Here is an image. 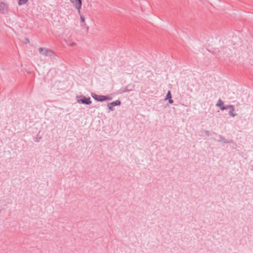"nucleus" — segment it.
I'll use <instances>...</instances> for the list:
<instances>
[{
    "label": "nucleus",
    "instance_id": "13",
    "mask_svg": "<svg viewBox=\"0 0 253 253\" xmlns=\"http://www.w3.org/2000/svg\"><path fill=\"white\" fill-rule=\"evenodd\" d=\"M230 114L231 115L234 116V115H233V113L230 112Z\"/></svg>",
    "mask_w": 253,
    "mask_h": 253
},
{
    "label": "nucleus",
    "instance_id": "1",
    "mask_svg": "<svg viewBox=\"0 0 253 253\" xmlns=\"http://www.w3.org/2000/svg\"><path fill=\"white\" fill-rule=\"evenodd\" d=\"M224 52L228 55H241L247 53L248 55H253L252 47L249 45L245 47L238 42L231 41L227 43L224 48Z\"/></svg>",
    "mask_w": 253,
    "mask_h": 253
},
{
    "label": "nucleus",
    "instance_id": "2",
    "mask_svg": "<svg viewBox=\"0 0 253 253\" xmlns=\"http://www.w3.org/2000/svg\"><path fill=\"white\" fill-rule=\"evenodd\" d=\"M78 101L82 103L83 104H90L91 103V101L90 100L89 98H87L85 97H82L81 99L78 100Z\"/></svg>",
    "mask_w": 253,
    "mask_h": 253
},
{
    "label": "nucleus",
    "instance_id": "10",
    "mask_svg": "<svg viewBox=\"0 0 253 253\" xmlns=\"http://www.w3.org/2000/svg\"><path fill=\"white\" fill-rule=\"evenodd\" d=\"M108 106L109 107V108L111 110H113V104H112V103H109L108 104Z\"/></svg>",
    "mask_w": 253,
    "mask_h": 253
},
{
    "label": "nucleus",
    "instance_id": "3",
    "mask_svg": "<svg viewBox=\"0 0 253 253\" xmlns=\"http://www.w3.org/2000/svg\"><path fill=\"white\" fill-rule=\"evenodd\" d=\"M7 6L3 2L0 3V11L2 13H4L7 11Z\"/></svg>",
    "mask_w": 253,
    "mask_h": 253
},
{
    "label": "nucleus",
    "instance_id": "8",
    "mask_svg": "<svg viewBox=\"0 0 253 253\" xmlns=\"http://www.w3.org/2000/svg\"><path fill=\"white\" fill-rule=\"evenodd\" d=\"M112 104H113V106H118L120 105L121 102L119 100H116L114 102H112Z\"/></svg>",
    "mask_w": 253,
    "mask_h": 253
},
{
    "label": "nucleus",
    "instance_id": "11",
    "mask_svg": "<svg viewBox=\"0 0 253 253\" xmlns=\"http://www.w3.org/2000/svg\"><path fill=\"white\" fill-rule=\"evenodd\" d=\"M229 108H233V106H230H230H227V107H222V108H221V109L222 110H224V109H226Z\"/></svg>",
    "mask_w": 253,
    "mask_h": 253
},
{
    "label": "nucleus",
    "instance_id": "9",
    "mask_svg": "<svg viewBox=\"0 0 253 253\" xmlns=\"http://www.w3.org/2000/svg\"><path fill=\"white\" fill-rule=\"evenodd\" d=\"M28 0H19L18 4H19V5H22V4H25L28 1Z\"/></svg>",
    "mask_w": 253,
    "mask_h": 253
},
{
    "label": "nucleus",
    "instance_id": "4",
    "mask_svg": "<svg viewBox=\"0 0 253 253\" xmlns=\"http://www.w3.org/2000/svg\"><path fill=\"white\" fill-rule=\"evenodd\" d=\"M74 3L76 7L78 9V10H80L82 5V0H75Z\"/></svg>",
    "mask_w": 253,
    "mask_h": 253
},
{
    "label": "nucleus",
    "instance_id": "7",
    "mask_svg": "<svg viewBox=\"0 0 253 253\" xmlns=\"http://www.w3.org/2000/svg\"><path fill=\"white\" fill-rule=\"evenodd\" d=\"M94 98L95 99L97 100L98 101H102L105 100L107 99V97L105 96H96L95 97H94Z\"/></svg>",
    "mask_w": 253,
    "mask_h": 253
},
{
    "label": "nucleus",
    "instance_id": "6",
    "mask_svg": "<svg viewBox=\"0 0 253 253\" xmlns=\"http://www.w3.org/2000/svg\"><path fill=\"white\" fill-rule=\"evenodd\" d=\"M39 51L40 53L43 55H46L48 53V51L46 48H40L39 49Z\"/></svg>",
    "mask_w": 253,
    "mask_h": 253
},
{
    "label": "nucleus",
    "instance_id": "12",
    "mask_svg": "<svg viewBox=\"0 0 253 253\" xmlns=\"http://www.w3.org/2000/svg\"><path fill=\"white\" fill-rule=\"evenodd\" d=\"M81 18L82 22L84 21V18L83 16H81Z\"/></svg>",
    "mask_w": 253,
    "mask_h": 253
},
{
    "label": "nucleus",
    "instance_id": "5",
    "mask_svg": "<svg viewBox=\"0 0 253 253\" xmlns=\"http://www.w3.org/2000/svg\"><path fill=\"white\" fill-rule=\"evenodd\" d=\"M171 98V95L170 94V91H169L167 94L165 99L166 100L169 99V103H173V101Z\"/></svg>",
    "mask_w": 253,
    "mask_h": 253
}]
</instances>
